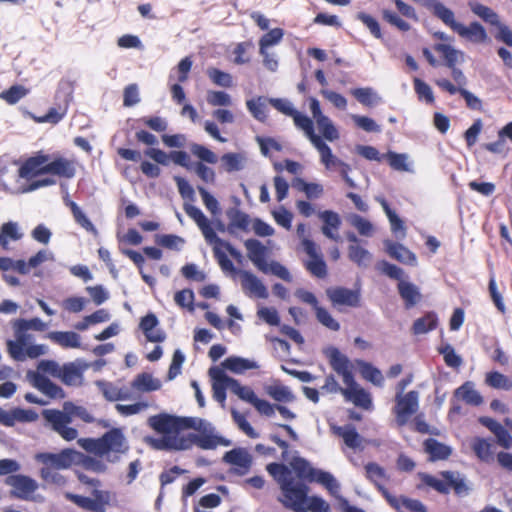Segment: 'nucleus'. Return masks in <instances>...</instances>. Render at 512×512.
I'll return each mask as SVG.
<instances>
[{
    "label": "nucleus",
    "mask_w": 512,
    "mask_h": 512,
    "mask_svg": "<svg viewBox=\"0 0 512 512\" xmlns=\"http://www.w3.org/2000/svg\"><path fill=\"white\" fill-rule=\"evenodd\" d=\"M149 426L160 438L147 437L146 443L156 450H187L193 445L202 450L229 447L232 441L220 435L215 426L199 417H181L160 413L148 418Z\"/></svg>",
    "instance_id": "1"
},
{
    "label": "nucleus",
    "mask_w": 512,
    "mask_h": 512,
    "mask_svg": "<svg viewBox=\"0 0 512 512\" xmlns=\"http://www.w3.org/2000/svg\"><path fill=\"white\" fill-rule=\"evenodd\" d=\"M14 330V340H7V350L12 359L16 361H24L27 358L36 359L48 353V346L45 344H32L34 336L29 330L45 331L47 324L40 318L32 319H16L12 323Z\"/></svg>",
    "instance_id": "2"
},
{
    "label": "nucleus",
    "mask_w": 512,
    "mask_h": 512,
    "mask_svg": "<svg viewBox=\"0 0 512 512\" xmlns=\"http://www.w3.org/2000/svg\"><path fill=\"white\" fill-rule=\"evenodd\" d=\"M78 443L87 452L105 457L110 463L120 461L121 455L126 454L129 450L128 442L119 428H112L97 439H79Z\"/></svg>",
    "instance_id": "3"
},
{
    "label": "nucleus",
    "mask_w": 512,
    "mask_h": 512,
    "mask_svg": "<svg viewBox=\"0 0 512 512\" xmlns=\"http://www.w3.org/2000/svg\"><path fill=\"white\" fill-rule=\"evenodd\" d=\"M77 478L81 483L95 487L92 491L93 498L71 492H66L64 494L65 498L85 511L105 512L107 507L111 505L112 493L108 490L97 489L102 484L98 478L89 477L81 472H77Z\"/></svg>",
    "instance_id": "4"
},
{
    "label": "nucleus",
    "mask_w": 512,
    "mask_h": 512,
    "mask_svg": "<svg viewBox=\"0 0 512 512\" xmlns=\"http://www.w3.org/2000/svg\"><path fill=\"white\" fill-rule=\"evenodd\" d=\"M244 246L249 260L259 271L264 274L271 273L283 281L292 282L293 277L284 265L275 260L267 263L268 249L259 240L254 238L247 239L244 242Z\"/></svg>",
    "instance_id": "5"
},
{
    "label": "nucleus",
    "mask_w": 512,
    "mask_h": 512,
    "mask_svg": "<svg viewBox=\"0 0 512 512\" xmlns=\"http://www.w3.org/2000/svg\"><path fill=\"white\" fill-rule=\"evenodd\" d=\"M290 466L298 478L319 483L334 496L338 494L340 484L331 473L312 467L308 460L299 456L291 460Z\"/></svg>",
    "instance_id": "6"
},
{
    "label": "nucleus",
    "mask_w": 512,
    "mask_h": 512,
    "mask_svg": "<svg viewBox=\"0 0 512 512\" xmlns=\"http://www.w3.org/2000/svg\"><path fill=\"white\" fill-rule=\"evenodd\" d=\"M44 419L51 425V428L57 432L64 440L72 441L78 436V431L68 426L72 418L67 413L57 409H45L42 412Z\"/></svg>",
    "instance_id": "7"
},
{
    "label": "nucleus",
    "mask_w": 512,
    "mask_h": 512,
    "mask_svg": "<svg viewBox=\"0 0 512 512\" xmlns=\"http://www.w3.org/2000/svg\"><path fill=\"white\" fill-rule=\"evenodd\" d=\"M4 483L11 487L10 495L12 497L25 501L32 500L33 494L39 488L35 479L23 474L7 476Z\"/></svg>",
    "instance_id": "8"
},
{
    "label": "nucleus",
    "mask_w": 512,
    "mask_h": 512,
    "mask_svg": "<svg viewBox=\"0 0 512 512\" xmlns=\"http://www.w3.org/2000/svg\"><path fill=\"white\" fill-rule=\"evenodd\" d=\"M80 453L74 449H63L58 453L42 452L35 455V460L41 463L42 467L48 469L63 470L70 468L75 463V458Z\"/></svg>",
    "instance_id": "9"
},
{
    "label": "nucleus",
    "mask_w": 512,
    "mask_h": 512,
    "mask_svg": "<svg viewBox=\"0 0 512 512\" xmlns=\"http://www.w3.org/2000/svg\"><path fill=\"white\" fill-rule=\"evenodd\" d=\"M295 296L302 303L310 305L315 310L316 318L323 326L332 331L340 329L339 322L332 317L328 310L319 306V302L312 292L299 288L295 291Z\"/></svg>",
    "instance_id": "10"
},
{
    "label": "nucleus",
    "mask_w": 512,
    "mask_h": 512,
    "mask_svg": "<svg viewBox=\"0 0 512 512\" xmlns=\"http://www.w3.org/2000/svg\"><path fill=\"white\" fill-rule=\"evenodd\" d=\"M282 491V498L278 500L285 508L293 509L300 505H305L309 487L302 482H295L291 479L280 488Z\"/></svg>",
    "instance_id": "11"
},
{
    "label": "nucleus",
    "mask_w": 512,
    "mask_h": 512,
    "mask_svg": "<svg viewBox=\"0 0 512 512\" xmlns=\"http://www.w3.org/2000/svg\"><path fill=\"white\" fill-rule=\"evenodd\" d=\"M323 352L328 358L331 368L342 377L343 382L352 383L354 378L352 373L353 366L349 358L334 346L325 348Z\"/></svg>",
    "instance_id": "12"
},
{
    "label": "nucleus",
    "mask_w": 512,
    "mask_h": 512,
    "mask_svg": "<svg viewBox=\"0 0 512 512\" xmlns=\"http://www.w3.org/2000/svg\"><path fill=\"white\" fill-rule=\"evenodd\" d=\"M396 406L395 413L397 423L400 426L406 424L408 418L416 413L419 407V393L417 391H409L406 394L400 395L397 393L396 395Z\"/></svg>",
    "instance_id": "13"
},
{
    "label": "nucleus",
    "mask_w": 512,
    "mask_h": 512,
    "mask_svg": "<svg viewBox=\"0 0 512 512\" xmlns=\"http://www.w3.org/2000/svg\"><path fill=\"white\" fill-rule=\"evenodd\" d=\"M326 295L333 307L348 306L359 307L361 301L360 290H353L345 287H329Z\"/></svg>",
    "instance_id": "14"
},
{
    "label": "nucleus",
    "mask_w": 512,
    "mask_h": 512,
    "mask_svg": "<svg viewBox=\"0 0 512 512\" xmlns=\"http://www.w3.org/2000/svg\"><path fill=\"white\" fill-rule=\"evenodd\" d=\"M26 378L34 388L38 389L48 397L53 399L65 398L64 390L57 384L53 383L45 375H42L41 373L35 372L33 370H29L26 374Z\"/></svg>",
    "instance_id": "15"
},
{
    "label": "nucleus",
    "mask_w": 512,
    "mask_h": 512,
    "mask_svg": "<svg viewBox=\"0 0 512 512\" xmlns=\"http://www.w3.org/2000/svg\"><path fill=\"white\" fill-rule=\"evenodd\" d=\"M304 251L309 255L311 260L305 263L306 269L317 278H325L327 276V266L321 254L317 251L316 244L308 239H302Z\"/></svg>",
    "instance_id": "16"
},
{
    "label": "nucleus",
    "mask_w": 512,
    "mask_h": 512,
    "mask_svg": "<svg viewBox=\"0 0 512 512\" xmlns=\"http://www.w3.org/2000/svg\"><path fill=\"white\" fill-rule=\"evenodd\" d=\"M223 461L232 465V472L239 476L247 474L252 466V456L244 448L227 451L223 456Z\"/></svg>",
    "instance_id": "17"
},
{
    "label": "nucleus",
    "mask_w": 512,
    "mask_h": 512,
    "mask_svg": "<svg viewBox=\"0 0 512 512\" xmlns=\"http://www.w3.org/2000/svg\"><path fill=\"white\" fill-rule=\"evenodd\" d=\"M209 375L212 379L213 398L217 402L224 404L226 400V390L229 389L232 392L231 381H233V378L229 377L223 368L217 366L209 369Z\"/></svg>",
    "instance_id": "18"
},
{
    "label": "nucleus",
    "mask_w": 512,
    "mask_h": 512,
    "mask_svg": "<svg viewBox=\"0 0 512 512\" xmlns=\"http://www.w3.org/2000/svg\"><path fill=\"white\" fill-rule=\"evenodd\" d=\"M88 368L89 365L80 359L65 363L61 367L59 379L67 386H80L83 382V373Z\"/></svg>",
    "instance_id": "19"
},
{
    "label": "nucleus",
    "mask_w": 512,
    "mask_h": 512,
    "mask_svg": "<svg viewBox=\"0 0 512 512\" xmlns=\"http://www.w3.org/2000/svg\"><path fill=\"white\" fill-rule=\"evenodd\" d=\"M346 388L343 390V396L346 401L352 402L355 406L361 407L365 410L372 408L371 395L362 387L358 385L355 379L352 383H344Z\"/></svg>",
    "instance_id": "20"
},
{
    "label": "nucleus",
    "mask_w": 512,
    "mask_h": 512,
    "mask_svg": "<svg viewBox=\"0 0 512 512\" xmlns=\"http://www.w3.org/2000/svg\"><path fill=\"white\" fill-rule=\"evenodd\" d=\"M423 6L429 10L433 16L441 20L446 26H448L453 31L456 30L459 22L455 20L454 12L445 6L439 0H424Z\"/></svg>",
    "instance_id": "21"
},
{
    "label": "nucleus",
    "mask_w": 512,
    "mask_h": 512,
    "mask_svg": "<svg viewBox=\"0 0 512 512\" xmlns=\"http://www.w3.org/2000/svg\"><path fill=\"white\" fill-rule=\"evenodd\" d=\"M241 285L245 292L260 299H266L269 296L267 287L252 272L247 270L239 271Z\"/></svg>",
    "instance_id": "22"
},
{
    "label": "nucleus",
    "mask_w": 512,
    "mask_h": 512,
    "mask_svg": "<svg viewBox=\"0 0 512 512\" xmlns=\"http://www.w3.org/2000/svg\"><path fill=\"white\" fill-rule=\"evenodd\" d=\"M184 210L186 214L193 219L199 229L201 230L205 240L207 243H213V241L218 237L215 231L212 229L209 220L204 215V213L198 207L186 204L184 205Z\"/></svg>",
    "instance_id": "23"
},
{
    "label": "nucleus",
    "mask_w": 512,
    "mask_h": 512,
    "mask_svg": "<svg viewBox=\"0 0 512 512\" xmlns=\"http://www.w3.org/2000/svg\"><path fill=\"white\" fill-rule=\"evenodd\" d=\"M440 475L446 481L449 491L452 489L457 496H467L470 493V483L464 474L458 471H442Z\"/></svg>",
    "instance_id": "24"
},
{
    "label": "nucleus",
    "mask_w": 512,
    "mask_h": 512,
    "mask_svg": "<svg viewBox=\"0 0 512 512\" xmlns=\"http://www.w3.org/2000/svg\"><path fill=\"white\" fill-rule=\"evenodd\" d=\"M48 161L49 156L45 154H38L34 157H30L19 168V176L24 179H30L31 177L40 174H48V172L43 171L44 166Z\"/></svg>",
    "instance_id": "25"
},
{
    "label": "nucleus",
    "mask_w": 512,
    "mask_h": 512,
    "mask_svg": "<svg viewBox=\"0 0 512 512\" xmlns=\"http://www.w3.org/2000/svg\"><path fill=\"white\" fill-rule=\"evenodd\" d=\"M319 218L323 221L322 233L329 239L339 241L340 236L337 230L341 226V218L338 213L332 210H325L318 214Z\"/></svg>",
    "instance_id": "26"
},
{
    "label": "nucleus",
    "mask_w": 512,
    "mask_h": 512,
    "mask_svg": "<svg viewBox=\"0 0 512 512\" xmlns=\"http://www.w3.org/2000/svg\"><path fill=\"white\" fill-rule=\"evenodd\" d=\"M454 32H456L460 37L473 43H484L488 39L485 28L476 21L471 22L469 26L459 23Z\"/></svg>",
    "instance_id": "27"
},
{
    "label": "nucleus",
    "mask_w": 512,
    "mask_h": 512,
    "mask_svg": "<svg viewBox=\"0 0 512 512\" xmlns=\"http://www.w3.org/2000/svg\"><path fill=\"white\" fill-rule=\"evenodd\" d=\"M424 451L432 462L447 460L453 452L451 446L446 445L435 438H428L423 443Z\"/></svg>",
    "instance_id": "28"
},
{
    "label": "nucleus",
    "mask_w": 512,
    "mask_h": 512,
    "mask_svg": "<svg viewBox=\"0 0 512 512\" xmlns=\"http://www.w3.org/2000/svg\"><path fill=\"white\" fill-rule=\"evenodd\" d=\"M43 171L68 179L73 178L76 173L74 162L63 157L47 163Z\"/></svg>",
    "instance_id": "29"
},
{
    "label": "nucleus",
    "mask_w": 512,
    "mask_h": 512,
    "mask_svg": "<svg viewBox=\"0 0 512 512\" xmlns=\"http://www.w3.org/2000/svg\"><path fill=\"white\" fill-rule=\"evenodd\" d=\"M158 319L153 313L147 314L140 321V328L150 342H163L166 338L164 331L156 329Z\"/></svg>",
    "instance_id": "30"
},
{
    "label": "nucleus",
    "mask_w": 512,
    "mask_h": 512,
    "mask_svg": "<svg viewBox=\"0 0 512 512\" xmlns=\"http://www.w3.org/2000/svg\"><path fill=\"white\" fill-rule=\"evenodd\" d=\"M385 246L389 256L395 260L411 266H415L417 264L416 255L402 244L387 240L385 241Z\"/></svg>",
    "instance_id": "31"
},
{
    "label": "nucleus",
    "mask_w": 512,
    "mask_h": 512,
    "mask_svg": "<svg viewBox=\"0 0 512 512\" xmlns=\"http://www.w3.org/2000/svg\"><path fill=\"white\" fill-rule=\"evenodd\" d=\"M397 289L407 309L414 307L421 301L422 295L420 289L414 283L406 280L398 282Z\"/></svg>",
    "instance_id": "32"
},
{
    "label": "nucleus",
    "mask_w": 512,
    "mask_h": 512,
    "mask_svg": "<svg viewBox=\"0 0 512 512\" xmlns=\"http://www.w3.org/2000/svg\"><path fill=\"white\" fill-rule=\"evenodd\" d=\"M38 419V414L31 409L15 408L11 411H6L1 425L6 427L14 426L16 422H34Z\"/></svg>",
    "instance_id": "33"
},
{
    "label": "nucleus",
    "mask_w": 512,
    "mask_h": 512,
    "mask_svg": "<svg viewBox=\"0 0 512 512\" xmlns=\"http://www.w3.org/2000/svg\"><path fill=\"white\" fill-rule=\"evenodd\" d=\"M131 387L136 391L147 393L159 390L162 387V383L160 379L155 378L151 373L143 372L133 379Z\"/></svg>",
    "instance_id": "34"
},
{
    "label": "nucleus",
    "mask_w": 512,
    "mask_h": 512,
    "mask_svg": "<svg viewBox=\"0 0 512 512\" xmlns=\"http://www.w3.org/2000/svg\"><path fill=\"white\" fill-rule=\"evenodd\" d=\"M47 337L63 348H79L81 346L80 335L73 331H53Z\"/></svg>",
    "instance_id": "35"
},
{
    "label": "nucleus",
    "mask_w": 512,
    "mask_h": 512,
    "mask_svg": "<svg viewBox=\"0 0 512 512\" xmlns=\"http://www.w3.org/2000/svg\"><path fill=\"white\" fill-rule=\"evenodd\" d=\"M226 215L229 219V224L227 225V232L229 234H234L236 228L243 231L248 230L250 217L247 213L237 208H230L227 210Z\"/></svg>",
    "instance_id": "36"
},
{
    "label": "nucleus",
    "mask_w": 512,
    "mask_h": 512,
    "mask_svg": "<svg viewBox=\"0 0 512 512\" xmlns=\"http://www.w3.org/2000/svg\"><path fill=\"white\" fill-rule=\"evenodd\" d=\"M468 5L470 10L484 22L497 27V29L503 25L500 21L499 15L490 7L479 2H469Z\"/></svg>",
    "instance_id": "37"
},
{
    "label": "nucleus",
    "mask_w": 512,
    "mask_h": 512,
    "mask_svg": "<svg viewBox=\"0 0 512 512\" xmlns=\"http://www.w3.org/2000/svg\"><path fill=\"white\" fill-rule=\"evenodd\" d=\"M222 367L236 374H242L247 370L257 369L258 363L253 360L238 356H230L222 362Z\"/></svg>",
    "instance_id": "38"
},
{
    "label": "nucleus",
    "mask_w": 512,
    "mask_h": 512,
    "mask_svg": "<svg viewBox=\"0 0 512 512\" xmlns=\"http://www.w3.org/2000/svg\"><path fill=\"white\" fill-rule=\"evenodd\" d=\"M313 146L318 150L321 163L325 166L326 169H336L343 162L332 153L331 148L323 141L322 138Z\"/></svg>",
    "instance_id": "39"
},
{
    "label": "nucleus",
    "mask_w": 512,
    "mask_h": 512,
    "mask_svg": "<svg viewBox=\"0 0 512 512\" xmlns=\"http://www.w3.org/2000/svg\"><path fill=\"white\" fill-rule=\"evenodd\" d=\"M292 118L295 126L304 132L313 145L321 139V137L315 133L313 121L308 116L296 111Z\"/></svg>",
    "instance_id": "40"
},
{
    "label": "nucleus",
    "mask_w": 512,
    "mask_h": 512,
    "mask_svg": "<svg viewBox=\"0 0 512 512\" xmlns=\"http://www.w3.org/2000/svg\"><path fill=\"white\" fill-rule=\"evenodd\" d=\"M492 446L491 440L481 437H475L471 441V448L477 458L486 463L493 459Z\"/></svg>",
    "instance_id": "41"
},
{
    "label": "nucleus",
    "mask_w": 512,
    "mask_h": 512,
    "mask_svg": "<svg viewBox=\"0 0 512 512\" xmlns=\"http://www.w3.org/2000/svg\"><path fill=\"white\" fill-rule=\"evenodd\" d=\"M65 204L70 208L73 218L77 224H79L86 231L92 233L94 236L98 235V230L94 224L74 201L67 198L65 199Z\"/></svg>",
    "instance_id": "42"
},
{
    "label": "nucleus",
    "mask_w": 512,
    "mask_h": 512,
    "mask_svg": "<svg viewBox=\"0 0 512 512\" xmlns=\"http://www.w3.org/2000/svg\"><path fill=\"white\" fill-rule=\"evenodd\" d=\"M333 431L335 434L343 438L344 443L349 448L356 449L360 447L362 438L353 425L336 426L333 427Z\"/></svg>",
    "instance_id": "43"
},
{
    "label": "nucleus",
    "mask_w": 512,
    "mask_h": 512,
    "mask_svg": "<svg viewBox=\"0 0 512 512\" xmlns=\"http://www.w3.org/2000/svg\"><path fill=\"white\" fill-rule=\"evenodd\" d=\"M357 365L359 366L360 373L364 379L378 387H382L384 385L383 374L378 368L363 360H357Z\"/></svg>",
    "instance_id": "44"
},
{
    "label": "nucleus",
    "mask_w": 512,
    "mask_h": 512,
    "mask_svg": "<svg viewBox=\"0 0 512 512\" xmlns=\"http://www.w3.org/2000/svg\"><path fill=\"white\" fill-rule=\"evenodd\" d=\"M434 49L442 55L448 68H453L457 63L463 61V52L449 44H436Z\"/></svg>",
    "instance_id": "45"
},
{
    "label": "nucleus",
    "mask_w": 512,
    "mask_h": 512,
    "mask_svg": "<svg viewBox=\"0 0 512 512\" xmlns=\"http://www.w3.org/2000/svg\"><path fill=\"white\" fill-rule=\"evenodd\" d=\"M456 396L461 398L467 404L478 406L483 402V397L480 393L474 388V384L470 381L465 382L462 386H460L456 392Z\"/></svg>",
    "instance_id": "46"
},
{
    "label": "nucleus",
    "mask_w": 512,
    "mask_h": 512,
    "mask_svg": "<svg viewBox=\"0 0 512 512\" xmlns=\"http://www.w3.org/2000/svg\"><path fill=\"white\" fill-rule=\"evenodd\" d=\"M438 318L436 313L428 312L423 317L416 319L412 326L415 335L425 334L437 327Z\"/></svg>",
    "instance_id": "47"
},
{
    "label": "nucleus",
    "mask_w": 512,
    "mask_h": 512,
    "mask_svg": "<svg viewBox=\"0 0 512 512\" xmlns=\"http://www.w3.org/2000/svg\"><path fill=\"white\" fill-rule=\"evenodd\" d=\"M485 384L493 389L512 390V380L503 373L491 371L485 375Z\"/></svg>",
    "instance_id": "48"
},
{
    "label": "nucleus",
    "mask_w": 512,
    "mask_h": 512,
    "mask_svg": "<svg viewBox=\"0 0 512 512\" xmlns=\"http://www.w3.org/2000/svg\"><path fill=\"white\" fill-rule=\"evenodd\" d=\"M365 471L367 479L371 481L380 492V487H384L383 482L388 480L385 469L375 462H369L365 465Z\"/></svg>",
    "instance_id": "49"
},
{
    "label": "nucleus",
    "mask_w": 512,
    "mask_h": 512,
    "mask_svg": "<svg viewBox=\"0 0 512 512\" xmlns=\"http://www.w3.org/2000/svg\"><path fill=\"white\" fill-rule=\"evenodd\" d=\"M266 470L279 484L280 488L282 487L283 484H286L291 479H293L290 470L284 464L276 462L269 463L266 466Z\"/></svg>",
    "instance_id": "50"
},
{
    "label": "nucleus",
    "mask_w": 512,
    "mask_h": 512,
    "mask_svg": "<svg viewBox=\"0 0 512 512\" xmlns=\"http://www.w3.org/2000/svg\"><path fill=\"white\" fill-rule=\"evenodd\" d=\"M221 161L225 171L231 173L240 171L246 163V156L243 153H226L222 155Z\"/></svg>",
    "instance_id": "51"
},
{
    "label": "nucleus",
    "mask_w": 512,
    "mask_h": 512,
    "mask_svg": "<svg viewBox=\"0 0 512 512\" xmlns=\"http://www.w3.org/2000/svg\"><path fill=\"white\" fill-rule=\"evenodd\" d=\"M351 94L365 106H373L381 101V97L371 87L352 89Z\"/></svg>",
    "instance_id": "52"
},
{
    "label": "nucleus",
    "mask_w": 512,
    "mask_h": 512,
    "mask_svg": "<svg viewBox=\"0 0 512 512\" xmlns=\"http://www.w3.org/2000/svg\"><path fill=\"white\" fill-rule=\"evenodd\" d=\"M347 220L360 235L365 237H371L373 235L374 226L368 219L353 213L348 216Z\"/></svg>",
    "instance_id": "53"
},
{
    "label": "nucleus",
    "mask_w": 512,
    "mask_h": 512,
    "mask_svg": "<svg viewBox=\"0 0 512 512\" xmlns=\"http://www.w3.org/2000/svg\"><path fill=\"white\" fill-rule=\"evenodd\" d=\"M213 246L214 257L216 258L219 266L224 272H230L232 274H239L238 269L235 268L232 261L227 257L225 249L222 245H218L217 243H209Z\"/></svg>",
    "instance_id": "54"
},
{
    "label": "nucleus",
    "mask_w": 512,
    "mask_h": 512,
    "mask_svg": "<svg viewBox=\"0 0 512 512\" xmlns=\"http://www.w3.org/2000/svg\"><path fill=\"white\" fill-rule=\"evenodd\" d=\"M348 256L349 259L359 267H367L372 259L371 253L367 249L358 245H351L349 247Z\"/></svg>",
    "instance_id": "55"
},
{
    "label": "nucleus",
    "mask_w": 512,
    "mask_h": 512,
    "mask_svg": "<svg viewBox=\"0 0 512 512\" xmlns=\"http://www.w3.org/2000/svg\"><path fill=\"white\" fill-rule=\"evenodd\" d=\"M246 107L252 116L260 121L265 122L267 119L265 99L261 96L246 101Z\"/></svg>",
    "instance_id": "56"
},
{
    "label": "nucleus",
    "mask_w": 512,
    "mask_h": 512,
    "mask_svg": "<svg viewBox=\"0 0 512 512\" xmlns=\"http://www.w3.org/2000/svg\"><path fill=\"white\" fill-rule=\"evenodd\" d=\"M376 269L386 275L387 277L397 280L398 282L404 281L405 272L402 268L389 263L386 260H381L376 264Z\"/></svg>",
    "instance_id": "57"
},
{
    "label": "nucleus",
    "mask_w": 512,
    "mask_h": 512,
    "mask_svg": "<svg viewBox=\"0 0 512 512\" xmlns=\"http://www.w3.org/2000/svg\"><path fill=\"white\" fill-rule=\"evenodd\" d=\"M67 113V106L59 107V108H50L48 112L43 116H35L31 115L36 123H51L57 124L59 123Z\"/></svg>",
    "instance_id": "58"
},
{
    "label": "nucleus",
    "mask_w": 512,
    "mask_h": 512,
    "mask_svg": "<svg viewBox=\"0 0 512 512\" xmlns=\"http://www.w3.org/2000/svg\"><path fill=\"white\" fill-rule=\"evenodd\" d=\"M438 352L443 356L444 362L448 367L457 369L463 363L461 356L455 352V349L450 344L439 347Z\"/></svg>",
    "instance_id": "59"
},
{
    "label": "nucleus",
    "mask_w": 512,
    "mask_h": 512,
    "mask_svg": "<svg viewBox=\"0 0 512 512\" xmlns=\"http://www.w3.org/2000/svg\"><path fill=\"white\" fill-rule=\"evenodd\" d=\"M389 165L397 171L411 172L412 169L408 163V156L404 153L389 151L386 154Z\"/></svg>",
    "instance_id": "60"
},
{
    "label": "nucleus",
    "mask_w": 512,
    "mask_h": 512,
    "mask_svg": "<svg viewBox=\"0 0 512 512\" xmlns=\"http://www.w3.org/2000/svg\"><path fill=\"white\" fill-rule=\"evenodd\" d=\"M316 123L326 140L335 141L339 138V132L328 116L317 119Z\"/></svg>",
    "instance_id": "61"
},
{
    "label": "nucleus",
    "mask_w": 512,
    "mask_h": 512,
    "mask_svg": "<svg viewBox=\"0 0 512 512\" xmlns=\"http://www.w3.org/2000/svg\"><path fill=\"white\" fill-rule=\"evenodd\" d=\"M267 394L278 402H292L295 399L292 391L283 385H274L266 388Z\"/></svg>",
    "instance_id": "62"
},
{
    "label": "nucleus",
    "mask_w": 512,
    "mask_h": 512,
    "mask_svg": "<svg viewBox=\"0 0 512 512\" xmlns=\"http://www.w3.org/2000/svg\"><path fill=\"white\" fill-rule=\"evenodd\" d=\"M207 75L217 86L229 88L233 85L232 76L229 73L221 71L217 68H209L207 70Z\"/></svg>",
    "instance_id": "63"
},
{
    "label": "nucleus",
    "mask_w": 512,
    "mask_h": 512,
    "mask_svg": "<svg viewBox=\"0 0 512 512\" xmlns=\"http://www.w3.org/2000/svg\"><path fill=\"white\" fill-rule=\"evenodd\" d=\"M27 89L21 85H13L9 89L0 94V98L5 100L8 104H16L19 100L27 94Z\"/></svg>",
    "instance_id": "64"
}]
</instances>
